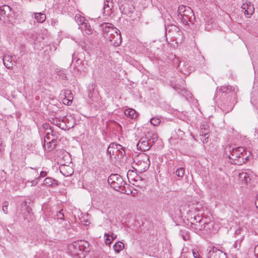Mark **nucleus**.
I'll list each match as a JSON object with an SVG mask.
<instances>
[{"mask_svg":"<svg viewBox=\"0 0 258 258\" xmlns=\"http://www.w3.org/2000/svg\"><path fill=\"white\" fill-rule=\"evenodd\" d=\"M89 246V243L86 241L80 240L74 241L69 245L68 249L71 254L79 258L84 256V252H87Z\"/></svg>","mask_w":258,"mask_h":258,"instance_id":"7ed1b4c3","label":"nucleus"},{"mask_svg":"<svg viewBox=\"0 0 258 258\" xmlns=\"http://www.w3.org/2000/svg\"><path fill=\"white\" fill-rule=\"evenodd\" d=\"M55 23H56V22L55 21H52L51 24L53 26H54L55 24Z\"/></svg>","mask_w":258,"mask_h":258,"instance_id":"603ef678","label":"nucleus"},{"mask_svg":"<svg viewBox=\"0 0 258 258\" xmlns=\"http://www.w3.org/2000/svg\"><path fill=\"white\" fill-rule=\"evenodd\" d=\"M208 258H226L225 253L215 247H210Z\"/></svg>","mask_w":258,"mask_h":258,"instance_id":"f8f14e48","label":"nucleus"},{"mask_svg":"<svg viewBox=\"0 0 258 258\" xmlns=\"http://www.w3.org/2000/svg\"><path fill=\"white\" fill-rule=\"evenodd\" d=\"M35 19L40 23H43L46 20V16L42 13H34Z\"/></svg>","mask_w":258,"mask_h":258,"instance_id":"a878e982","label":"nucleus"},{"mask_svg":"<svg viewBox=\"0 0 258 258\" xmlns=\"http://www.w3.org/2000/svg\"><path fill=\"white\" fill-rule=\"evenodd\" d=\"M180 235L184 240L186 241L190 238L189 233L185 230H181L180 231Z\"/></svg>","mask_w":258,"mask_h":258,"instance_id":"72a5a7b5","label":"nucleus"},{"mask_svg":"<svg viewBox=\"0 0 258 258\" xmlns=\"http://www.w3.org/2000/svg\"><path fill=\"white\" fill-rule=\"evenodd\" d=\"M191 220H192L191 222V228H194L196 232L200 230H205L207 226H208L207 228H209L210 226H212V223H204V225H202L200 227L197 224H194V222L199 224L202 222V219L201 216L199 215L194 216L193 218H191Z\"/></svg>","mask_w":258,"mask_h":258,"instance_id":"1a4fd4ad","label":"nucleus"},{"mask_svg":"<svg viewBox=\"0 0 258 258\" xmlns=\"http://www.w3.org/2000/svg\"><path fill=\"white\" fill-rule=\"evenodd\" d=\"M235 87L231 86H222L217 88V92L222 93H227L228 92H234Z\"/></svg>","mask_w":258,"mask_h":258,"instance_id":"4be33fe9","label":"nucleus"},{"mask_svg":"<svg viewBox=\"0 0 258 258\" xmlns=\"http://www.w3.org/2000/svg\"><path fill=\"white\" fill-rule=\"evenodd\" d=\"M9 203L7 201H4L3 203V211L5 214H7L8 213V207Z\"/></svg>","mask_w":258,"mask_h":258,"instance_id":"58836bf2","label":"nucleus"},{"mask_svg":"<svg viewBox=\"0 0 258 258\" xmlns=\"http://www.w3.org/2000/svg\"><path fill=\"white\" fill-rule=\"evenodd\" d=\"M106 40L109 41L110 45L115 46H118L121 41V36L120 31L119 30V32H116L112 36H111L110 39Z\"/></svg>","mask_w":258,"mask_h":258,"instance_id":"f3484780","label":"nucleus"},{"mask_svg":"<svg viewBox=\"0 0 258 258\" xmlns=\"http://www.w3.org/2000/svg\"><path fill=\"white\" fill-rule=\"evenodd\" d=\"M124 248V244L121 242H117L113 245L114 250L117 253L119 252Z\"/></svg>","mask_w":258,"mask_h":258,"instance_id":"c85d7f7f","label":"nucleus"},{"mask_svg":"<svg viewBox=\"0 0 258 258\" xmlns=\"http://www.w3.org/2000/svg\"><path fill=\"white\" fill-rule=\"evenodd\" d=\"M137 166V170L141 172L146 171L150 165L149 156L146 154H141L134 161Z\"/></svg>","mask_w":258,"mask_h":258,"instance_id":"20e7f679","label":"nucleus"},{"mask_svg":"<svg viewBox=\"0 0 258 258\" xmlns=\"http://www.w3.org/2000/svg\"><path fill=\"white\" fill-rule=\"evenodd\" d=\"M191 136L192 137V138L194 139V140H196V139L195 138V136L194 135H192V134H191Z\"/></svg>","mask_w":258,"mask_h":258,"instance_id":"5fc2aeb1","label":"nucleus"},{"mask_svg":"<svg viewBox=\"0 0 258 258\" xmlns=\"http://www.w3.org/2000/svg\"><path fill=\"white\" fill-rule=\"evenodd\" d=\"M83 54L82 53H78V57L77 58L76 56H75V54L73 53L72 55V62L75 63V68L78 71H80V69L78 68L79 66L82 65V66H85V62L84 61L83 58H85L83 56Z\"/></svg>","mask_w":258,"mask_h":258,"instance_id":"dca6fc26","label":"nucleus"},{"mask_svg":"<svg viewBox=\"0 0 258 258\" xmlns=\"http://www.w3.org/2000/svg\"><path fill=\"white\" fill-rule=\"evenodd\" d=\"M46 175H47L46 171H42L40 172V175L39 176H38L36 178L39 179L41 177H44L46 176Z\"/></svg>","mask_w":258,"mask_h":258,"instance_id":"c03bdc74","label":"nucleus"},{"mask_svg":"<svg viewBox=\"0 0 258 258\" xmlns=\"http://www.w3.org/2000/svg\"><path fill=\"white\" fill-rule=\"evenodd\" d=\"M35 172V173L36 174V175H35V177L36 176V175L38 174V171L36 170V169H35V170L33 171Z\"/></svg>","mask_w":258,"mask_h":258,"instance_id":"864d4df0","label":"nucleus"},{"mask_svg":"<svg viewBox=\"0 0 258 258\" xmlns=\"http://www.w3.org/2000/svg\"><path fill=\"white\" fill-rule=\"evenodd\" d=\"M192 254L195 258H198L200 255L198 252L192 250Z\"/></svg>","mask_w":258,"mask_h":258,"instance_id":"09e8293b","label":"nucleus"},{"mask_svg":"<svg viewBox=\"0 0 258 258\" xmlns=\"http://www.w3.org/2000/svg\"><path fill=\"white\" fill-rule=\"evenodd\" d=\"M150 122L154 126H157L161 122V120L159 118L153 117L151 119H150Z\"/></svg>","mask_w":258,"mask_h":258,"instance_id":"e433bc0d","label":"nucleus"},{"mask_svg":"<svg viewBox=\"0 0 258 258\" xmlns=\"http://www.w3.org/2000/svg\"><path fill=\"white\" fill-rule=\"evenodd\" d=\"M57 219L63 220L64 214L63 213V210H60L56 215Z\"/></svg>","mask_w":258,"mask_h":258,"instance_id":"37998d69","label":"nucleus"},{"mask_svg":"<svg viewBox=\"0 0 258 258\" xmlns=\"http://www.w3.org/2000/svg\"><path fill=\"white\" fill-rule=\"evenodd\" d=\"M254 253L256 255H257L258 257V245L256 246L254 249Z\"/></svg>","mask_w":258,"mask_h":258,"instance_id":"3c124183","label":"nucleus"},{"mask_svg":"<svg viewBox=\"0 0 258 258\" xmlns=\"http://www.w3.org/2000/svg\"><path fill=\"white\" fill-rule=\"evenodd\" d=\"M108 182L115 190L119 191L124 184V181L120 175L118 174H112L108 178Z\"/></svg>","mask_w":258,"mask_h":258,"instance_id":"39448f33","label":"nucleus"},{"mask_svg":"<svg viewBox=\"0 0 258 258\" xmlns=\"http://www.w3.org/2000/svg\"><path fill=\"white\" fill-rule=\"evenodd\" d=\"M57 75L61 79H66L67 78V75H66V73L62 70L59 71L57 72Z\"/></svg>","mask_w":258,"mask_h":258,"instance_id":"79ce46f5","label":"nucleus"},{"mask_svg":"<svg viewBox=\"0 0 258 258\" xmlns=\"http://www.w3.org/2000/svg\"><path fill=\"white\" fill-rule=\"evenodd\" d=\"M230 152L229 159L234 164L241 165L245 162L248 157L245 149L241 147L232 148Z\"/></svg>","mask_w":258,"mask_h":258,"instance_id":"f03ea898","label":"nucleus"},{"mask_svg":"<svg viewBox=\"0 0 258 258\" xmlns=\"http://www.w3.org/2000/svg\"><path fill=\"white\" fill-rule=\"evenodd\" d=\"M209 132L210 128L209 125L205 123H202L201 125L200 136L201 137V140L204 144L207 143L208 142Z\"/></svg>","mask_w":258,"mask_h":258,"instance_id":"9b49d317","label":"nucleus"},{"mask_svg":"<svg viewBox=\"0 0 258 258\" xmlns=\"http://www.w3.org/2000/svg\"><path fill=\"white\" fill-rule=\"evenodd\" d=\"M179 31V29L176 27L175 25H170L166 28V33H170L171 32H178Z\"/></svg>","mask_w":258,"mask_h":258,"instance_id":"473e14b6","label":"nucleus"},{"mask_svg":"<svg viewBox=\"0 0 258 258\" xmlns=\"http://www.w3.org/2000/svg\"><path fill=\"white\" fill-rule=\"evenodd\" d=\"M79 28L87 35H91L92 34L93 30L91 28L87 21L83 25L79 27Z\"/></svg>","mask_w":258,"mask_h":258,"instance_id":"5701e85b","label":"nucleus"},{"mask_svg":"<svg viewBox=\"0 0 258 258\" xmlns=\"http://www.w3.org/2000/svg\"><path fill=\"white\" fill-rule=\"evenodd\" d=\"M182 71H184L185 73L184 74L186 73H189L190 72L192 71V69L191 67H189L188 66V64L187 63L184 66V68L182 70Z\"/></svg>","mask_w":258,"mask_h":258,"instance_id":"ea45409f","label":"nucleus"},{"mask_svg":"<svg viewBox=\"0 0 258 258\" xmlns=\"http://www.w3.org/2000/svg\"><path fill=\"white\" fill-rule=\"evenodd\" d=\"M112 234V233L109 234L106 233L104 234L105 243L106 245H109L113 240L114 238H113Z\"/></svg>","mask_w":258,"mask_h":258,"instance_id":"2f4dec72","label":"nucleus"},{"mask_svg":"<svg viewBox=\"0 0 258 258\" xmlns=\"http://www.w3.org/2000/svg\"><path fill=\"white\" fill-rule=\"evenodd\" d=\"M88 94L90 93H95L96 92H98L97 91H95V84L94 83H91L88 87L87 89Z\"/></svg>","mask_w":258,"mask_h":258,"instance_id":"f704fd0d","label":"nucleus"},{"mask_svg":"<svg viewBox=\"0 0 258 258\" xmlns=\"http://www.w3.org/2000/svg\"><path fill=\"white\" fill-rule=\"evenodd\" d=\"M112 7V3H109L108 1L104 2L103 14L104 16H108L111 15Z\"/></svg>","mask_w":258,"mask_h":258,"instance_id":"412c9836","label":"nucleus"},{"mask_svg":"<svg viewBox=\"0 0 258 258\" xmlns=\"http://www.w3.org/2000/svg\"><path fill=\"white\" fill-rule=\"evenodd\" d=\"M198 258H202V257H201L200 256H199Z\"/></svg>","mask_w":258,"mask_h":258,"instance_id":"6e6d98bb","label":"nucleus"},{"mask_svg":"<svg viewBox=\"0 0 258 258\" xmlns=\"http://www.w3.org/2000/svg\"><path fill=\"white\" fill-rule=\"evenodd\" d=\"M64 98L62 99V102L67 105H70L72 103L73 97L70 90H66L64 93Z\"/></svg>","mask_w":258,"mask_h":258,"instance_id":"aec40b11","label":"nucleus"},{"mask_svg":"<svg viewBox=\"0 0 258 258\" xmlns=\"http://www.w3.org/2000/svg\"><path fill=\"white\" fill-rule=\"evenodd\" d=\"M10 8L7 5H4L0 7V20L5 21L6 17L9 15Z\"/></svg>","mask_w":258,"mask_h":258,"instance_id":"a211bd4d","label":"nucleus"},{"mask_svg":"<svg viewBox=\"0 0 258 258\" xmlns=\"http://www.w3.org/2000/svg\"><path fill=\"white\" fill-rule=\"evenodd\" d=\"M88 99L87 100V102L90 104L91 105L94 106H97V104H99V102L100 100V97L99 95L98 92H96L95 93H90L88 94Z\"/></svg>","mask_w":258,"mask_h":258,"instance_id":"4468645a","label":"nucleus"},{"mask_svg":"<svg viewBox=\"0 0 258 258\" xmlns=\"http://www.w3.org/2000/svg\"><path fill=\"white\" fill-rule=\"evenodd\" d=\"M114 149H115V152H120L121 155L125 154V151L122 146L119 144L115 143Z\"/></svg>","mask_w":258,"mask_h":258,"instance_id":"c9c22d12","label":"nucleus"},{"mask_svg":"<svg viewBox=\"0 0 258 258\" xmlns=\"http://www.w3.org/2000/svg\"><path fill=\"white\" fill-rule=\"evenodd\" d=\"M184 168L180 167L176 169L175 173L177 176L181 177H183V176L184 175Z\"/></svg>","mask_w":258,"mask_h":258,"instance_id":"4c0bfd02","label":"nucleus"},{"mask_svg":"<svg viewBox=\"0 0 258 258\" xmlns=\"http://www.w3.org/2000/svg\"><path fill=\"white\" fill-rule=\"evenodd\" d=\"M75 19L78 25L80 26H81L83 24V23L87 21L85 18L80 14L76 15Z\"/></svg>","mask_w":258,"mask_h":258,"instance_id":"cd10ccee","label":"nucleus"},{"mask_svg":"<svg viewBox=\"0 0 258 258\" xmlns=\"http://www.w3.org/2000/svg\"><path fill=\"white\" fill-rule=\"evenodd\" d=\"M43 184L49 187H54L59 185V182L52 177H47L44 179Z\"/></svg>","mask_w":258,"mask_h":258,"instance_id":"6ab92c4d","label":"nucleus"},{"mask_svg":"<svg viewBox=\"0 0 258 258\" xmlns=\"http://www.w3.org/2000/svg\"><path fill=\"white\" fill-rule=\"evenodd\" d=\"M27 182H30L31 183V186H34L38 184V181H35V180H32V181L28 180L27 181Z\"/></svg>","mask_w":258,"mask_h":258,"instance_id":"49530a36","label":"nucleus"},{"mask_svg":"<svg viewBox=\"0 0 258 258\" xmlns=\"http://www.w3.org/2000/svg\"><path fill=\"white\" fill-rule=\"evenodd\" d=\"M115 143H111L107 149V153L109 155L110 157L111 158L112 155H114L115 152V149H114Z\"/></svg>","mask_w":258,"mask_h":258,"instance_id":"c756f323","label":"nucleus"},{"mask_svg":"<svg viewBox=\"0 0 258 258\" xmlns=\"http://www.w3.org/2000/svg\"><path fill=\"white\" fill-rule=\"evenodd\" d=\"M88 99L87 100V102L90 104L91 105L94 106H97V104H99V102L100 100V97L99 95L98 92H96L95 93H90L88 94Z\"/></svg>","mask_w":258,"mask_h":258,"instance_id":"2eb2a0df","label":"nucleus"},{"mask_svg":"<svg viewBox=\"0 0 258 258\" xmlns=\"http://www.w3.org/2000/svg\"><path fill=\"white\" fill-rule=\"evenodd\" d=\"M101 27L103 31V37L105 39H110L111 36H112L116 32H119L118 29L109 23H103Z\"/></svg>","mask_w":258,"mask_h":258,"instance_id":"6e6552de","label":"nucleus"},{"mask_svg":"<svg viewBox=\"0 0 258 258\" xmlns=\"http://www.w3.org/2000/svg\"><path fill=\"white\" fill-rule=\"evenodd\" d=\"M118 5L120 12L125 15H128L134 11L135 8L131 0H119Z\"/></svg>","mask_w":258,"mask_h":258,"instance_id":"423d86ee","label":"nucleus"},{"mask_svg":"<svg viewBox=\"0 0 258 258\" xmlns=\"http://www.w3.org/2000/svg\"><path fill=\"white\" fill-rule=\"evenodd\" d=\"M53 133L47 131L46 133L43 146L45 150L48 151H51L55 148L56 145V140L54 138Z\"/></svg>","mask_w":258,"mask_h":258,"instance_id":"0eeeda50","label":"nucleus"},{"mask_svg":"<svg viewBox=\"0 0 258 258\" xmlns=\"http://www.w3.org/2000/svg\"><path fill=\"white\" fill-rule=\"evenodd\" d=\"M43 127L45 131L50 132L51 133H53V131L47 123H45L43 124Z\"/></svg>","mask_w":258,"mask_h":258,"instance_id":"a19ab883","label":"nucleus"},{"mask_svg":"<svg viewBox=\"0 0 258 258\" xmlns=\"http://www.w3.org/2000/svg\"><path fill=\"white\" fill-rule=\"evenodd\" d=\"M241 9H242L244 14L245 15H247L248 17L251 16L254 12L253 5L250 2L243 3L241 6Z\"/></svg>","mask_w":258,"mask_h":258,"instance_id":"ddd939ff","label":"nucleus"},{"mask_svg":"<svg viewBox=\"0 0 258 258\" xmlns=\"http://www.w3.org/2000/svg\"><path fill=\"white\" fill-rule=\"evenodd\" d=\"M50 121H51V123L55 124L57 126H58L62 129L64 128L63 127H61V123H60L61 121L62 122L64 121V117H63V118L61 117H59L58 118H52L50 120Z\"/></svg>","mask_w":258,"mask_h":258,"instance_id":"bb28decb","label":"nucleus"},{"mask_svg":"<svg viewBox=\"0 0 258 258\" xmlns=\"http://www.w3.org/2000/svg\"><path fill=\"white\" fill-rule=\"evenodd\" d=\"M176 133L178 134V137L180 138H182L184 135V132L182 131L180 128H178L177 130Z\"/></svg>","mask_w":258,"mask_h":258,"instance_id":"a18cd8bd","label":"nucleus"},{"mask_svg":"<svg viewBox=\"0 0 258 258\" xmlns=\"http://www.w3.org/2000/svg\"><path fill=\"white\" fill-rule=\"evenodd\" d=\"M3 60L4 66L7 68L10 69L13 68V62L12 61V56L9 55H5Z\"/></svg>","mask_w":258,"mask_h":258,"instance_id":"b1692460","label":"nucleus"},{"mask_svg":"<svg viewBox=\"0 0 258 258\" xmlns=\"http://www.w3.org/2000/svg\"><path fill=\"white\" fill-rule=\"evenodd\" d=\"M234 246H235V248H236V246H235V244H234Z\"/></svg>","mask_w":258,"mask_h":258,"instance_id":"4d7b16f0","label":"nucleus"},{"mask_svg":"<svg viewBox=\"0 0 258 258\" xmlns=\"http://www.w3.org/2000/svg\"><path fill=\"white\" fill-rule=\"evenodd\" d=\"M255 205L257 210H258V195L256 197V198H255Z\"/></svg>","mask_w":258,"mask_h":258,"instance_id":"8fccbe9b","label":"nucleus"},{"mask_svg":"<svg viewBox=\"0 0 258 258\" xmlns=\"http://www.w3.org/2000/svg\"><path fill=\"white\" fill-rule=\"evenodd\" d=\"M177 19L185 25H188L189 23L194 24L195 20L192 9L190 7L184 5H180L178 7Z\"/></svg>","mask_w":258,"mask_h":258,"instance_id":"f257e3e1","label":"nucleus"},{"mask_svg":"<svg viewBox=\"0 0 258 258\" xmlns=\"http://www.w3.org/2000/svg\"><path fill=\"white\" fill-rule=\"evenodd\" d=\"M84 62H85V66H84V69H83V71L84 72L86 71V70L87 69L86 66H88L89 65L88 64V61L86 60L85 59H84Z\"/></svg>","mask_w":258,"mask_h":258,"instance_id":"de8ad7c7","label":"nucleus"},{"mask_svg":"<svg viewBox=\"0 0 258 258\" xmlns=\"http://www.w3.org/2000/svg\"><path fill=\"white\" fill-rule=\"evenodd\" d=\"M150 137H147V135H146L145 137L142 138L138 144H137V147L138 150H141V151H146L148 150L152 145H151L150 142L151 139H149Z\"/></svg>","mask_w":258,"mask_h":258,"instance_id":"9d476101","label":"nucleus"},{"mask_svg":"<svg viewBox=\"0 0 258 258\" xmlns=\"http://www.w3.org/2000/svg\"><path fill=\"white\" fill-rule=\"evenodd\" d=\"M125 115L132 119H135L137 118L138 116V113L136 111L132 108H128L124 111Z\"/></svg>","mask_w":258,"mask_h":258,"instance_id":"393cba45","label":"nucleus"},{"mask_svg":"<svg viewBox=\"0 0 258 258\" xmlns=\"http://www.w3.org/2000/svg\"><path fill=\"white\" fill-rule=\"evenodd\" d=\"M239 177L240 179L244 182L245 183H247L248 180H249V177L248 175L246 172H241L239 173Z\"/></svg>","mask_w":258,"mask_h":258,"instance_id":"7c9ffc66","label":"nucleus"}]
</instances>
